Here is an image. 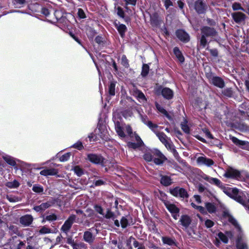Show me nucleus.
I'll return each instance as SVG.
<instances>
[{
    "label": "nucleus",
    "mask_w": 249,
    "mask_h": 249,
    "mask_svg": "<svg viewBox=\"0 0 249 249\" xmlns=\"http://www.w3.org/2000/svg\"><path fill=\"white\" fill-rule=\"evenodd\" d=\"M220 183L219 180V187L226 195L249 210V194L246 192H239L236 188L222 186Z\"/></svg>",
    "instance_id": "obj_1"
},
{
    "label": "nucleus",
    "mask_w": 249,
    "mask_h": 249,
    "mask_svg": "<svg viewBox=\"0 0 249 249\" xmlns=\"http://www.w3.org/2000/svg\"><path fill=\"white\" fill-rule=\"evenodd\" d=\"M226 110L225 111L226 124L233 126L235 124H240L241 121L249 119V110Z\"/></svg>",
    "instance_id": "obj_2"
},
{
    "label": "nucleus",
    "mask_w": 249,
    "mask_h": 249,
    "mask_svg": "<svg viewBox=\"0 0 249 249\" xmlns=\"http://www.w3.org/2000/svg\"><path fill=\"white\" fill-rule=\"evenodd\" d=\"M118 114L114 112L113 113V120L115 124V128L118 135L121 138H124L125 136L124 132H126L131 137H133L132 130L128 125H125L120 122L117 118Z\"/></svg>",
    "instance_id": "obj_3"
},
{
    "label": "nucleus",
    "mask_w": 249,
    "mask_h": 249,
    "mask_svg": "<svg viewBox=\"0 0 249 249\" xmlns=\"http://www.w3.org/2000/svg\"><path fill=\"white\" fill-rule=\"evenodd\" d=\"M95 134H90L88 138L90 142L98 141L101 139L103 141H107L109 138L107 127L103 123L99 122L97 128L95 129Z\"/></svg>",
    "instance_id": "obj_4"
},
{
    "label": "nucleus",
    "mask_w": 249,
    "mask_h": 249,
    "mask_svg": "<svg viewBox=\"0 0 249 249\" xmlns=\"http://www.w3.org/2000/svg\"><path fill=\"white\" fill-rule=\"evenodd\" d=\"M224 176L227 178L236 179L237 180H242L244 178L242 175V172L232 167H229Z\"/></svg>",
    "instance_id": "obj_5"
},
{
    "label": "nucleus",
    "mask_w": 249,
    "mask_h": 249,
    "mask_svg": "<svg viewBox=\"0 0 249 249\" xmlns=\"http://www.w3.org/2000/svg\"><path fill=\"white\" fill-rule=\"evenodd\" d=\"M76 216L74 214L70 215L61 228V231L67 234L71 228L72 224L75 221Z\"/></svg>",
    "instance_id": "obj_6"
},
{
    "label": "nucleus",
    "mask_w": 249,
    "mask_h": 249,
    "mask_svg": "<svg viewBox=\"0 0 249 249\" xmlns=\"http://www.w3.org/2000/svg\"><path fill=\"white\" fill-rule=\"evenodd\" d=\"M170 193L176 197H179L181 198H187L188 195L186 191L182 188L178 187H175V188L170 189Z\"/></svg>",
    "instance_id": "obj_7"
},
{
    "label": "nucleus",
    "mask_w": 249,
    "mask_h": 249,
    "mask_svg": "<svg viewBox=\"0 0 249 249\" xmlns=\"http://www.w3.org/2000/svg\"><path fill=\"white\" fill-rule=\"evenodd\" d=\"M142 110H136L138 113H139L142 122L146 124L152 131L155 132L156 129L158 127V125L156 124H153L151 122L149 121L148 120L147 116L145 115H142Z\"/></svg>",
    "instance_id": "obj_8"
},
{
    "label": "nucleus",
    "mask_w": 249,
    "mask_h": 249,
    "mask_svg": "<svg viewBox=\"0 0 249 249\" xmlns=\"http://www.w3.org/2000/svg\"><path fill=\"white\" fill-rule=\"evenodd\" d=\"M88 159L94 164L103 165L104 163V158L99 155L89 154L88 155Z\"/></svg>",
    "instance_id": "obj_9"
},
{
    "label": "nucleus",
    "mask_w": 249,
    "mask_h": 249,
    "mask_svg": "<svg viewBox=\"0 0 249 249\" xmlns=\"http://www.w3.org/2000/svg\"><path fill=\"white\" fill-rule=\"evenodd\" d=\"M153 160L158 165L162 164L165 160V157L158 150H154L153 152Z\"/></svg>",
    "instance_id": "obj_10"
},
{
    "label": "nucleus",
    "mask_w": 249,
    "mask_h": 249,
    "mask_svg": "<svg viewBox=\"0 0 249 249\" xmlns=\"http://www.w3.org/2000/svg\"><path fill=\"white\" fill-rule=\"evenodd\" d=\"M231 140L236 146L243 149L249 150V142L240 140L235 137H232Z\"/></svg>",
    "instance_id": "obj_11"
},
{
    "label": "nucleus",
    "mask_w": 249,
    "mask_h": 249,
    "mask_svg": "<svg viewBox=\"0 0 249 249\" xmlns=\"http://www.w3.org/2000/svg\"><path fill=\"white\" fill-rule=\"evenodd\" d=\"M221 218L222 219H227L228 221L235 227H239L237 221L227 210L223 212Z\"/></svg>",
    "instance_id": "obj_12"
},
{
    "label": "nucleus",
    "mask_w": 249,
    "mask_h": 249,
    "mask_svg": "<svg viewBox=\"0 0 249 249\" xmlns=\"http://www.w3.org/2000/svg\"><path fill=\"white\" fill-rule=\"evenodd\" d=\"M196 162L200 165H206L211 166L214 164L213 161L211 159L207 158L205 156H200L197 158Z\"/></svg>",
    "instance_id": "obj_13"
},
{
    "label": "nucleus",
    "mask_w": 249,
    "mask_h": 249,
    "mask_svg": "<svg viewBox=\"0 0 249 249\" xmlns=\"http://www.w3.org/2000/svg\"><path fill=\"white\" fill-rule=\"evenodd\" d=\"M231 17L234 22L238 24L244 21L246 18V15L241 12L232 13Z\"/></svg>",
    "instance_id": "obj_14"
},
{
    "label": "nucleus",
    "mask_w": 249,
    "mask_h": 249,
    "mask_svg": "<svg viewBox=\"0 0 249 249\" xmlns=\"http://www.w3.org/2000/svg\"><path fill=\"white\" fill-rule=\"evenodd\" d=\"M156 134L160 142L165 146L166 148H171V143L168 140L167 137L164 133L162 132H156Z\"/></svg>",
    "instance_id": "obj_15"
},
{
    "label": "nucleus",
    "mask_w": 249,
    "mask_h": 249,
    "mask_svg": "<svg viewBox=\"0 0 249 249\" xmlns=\"http://www.w3.org/2000/svg\"><path fill=\"white\" fill-rule=\"evenodd\" d=\"M134 137L137 142H129L127 144L129 147L136 149L143 144V142L137 134L135 133Z\"/></svg>",
    "instance_id": "obj_16"
},
{
    "label": "nucleus",
    "mask_w": 249,
    "mask_h": 249,
    "mask_svg": "<svg viewBox=\"0 0 249 249\" xmlns=\"http://www.w3.org/2000/svg\"><path fill=\"white\" fill-rule=\"evenodd\" d=\"M195 8L198 13H203L207 8L206 4L201 0H198L195 3Z\"/></svg>",
    "instance_id": "obj_17"
},
{
    "label": "nucleus",
    "mask_w": 249,
    "mask_h": 249,
    "mask_svg": "<svg viewBox=\"0 0 249 249\" xmlns=\"http://www.w3.org/2000/svg\"><path fill=\"white\" fill-rule=\"evenodd\" d=\"M33 220V217L30 215H25L20 218V223L24 226H29Z\"/></svg>",
    "instance_id": "obj_18"
},
{
    "label": "nucleus",
    "mask_w": 249,
    "mask_h": 249,
    "mask_svg": "<svg viewBox=\"0 0 249 249\" xmlns=\"http://www.w3.org/2000/svg\"><path fill=\"white\" fill-rule=\"evenodd\" d=\"M176 35L181 41L187 42L189 40V36L188 34L183 30H178L176 32Z\"/></svg>",
    "instance_id": "obj_19"
},
{
    "label": "nucleus",
    "mask_w": 249,
    "mask_h": 249,
    "mask_svg": "<svg viewBox=\"0 0 249 249\" xmlns=\"http://www.w3.org/2000/svg\"><path fill=\"white\" fill-rule=\"evenodd\" d=\"M161 92L163 97L167 99H172L174 95L173 90L168 88L162 89Z\"/></svg>",
    "instance_id": "obj_20"
},
{
    "label": "nucleus",
    "mask_w": 249,
    "mask_h": 249,
    "mask_svg": "<svg viewBox=\"0 0 249 249\" xmlns=\"http://www.w3.org/2000/svg\"><path fill=\"white\" fill-rule=\"evenodd\" d=\"M57 170L54 168H46L40 172V175L45 176H54L57 175Z\"/></svg>",
    "instance_id": "obj_21"
},
{
    "label": "nucleus",
    "mask_w": 249,
    "mask_h": 249,
    "mask_svg": "<svg viewBox=\"0 0 249 249\" xmlns=\"http://www.w3.org/2000/svg\"><path fill=\"white\" fill-rule=\"evenodd\" d=\"M233 90L231 88H227L221 90V98H231L233 95Z\"/></svg>",
    "instance_id": "obj_22"
},
{
    "label": "nucleus",
    "mask_w": 249,
    "mask_h": 249,
    "mask_svg": "<svg viewBox=\"0 0 249 249\" xmlns=\"http://www.w3.org/2000/svg\"><path fill=\"white\" fill-rule=\"evenodd\" d=\"M179 222L183 227L187 228L191 223V220L188 216L184 215L181 216Z\"/></svg>",
    "instance_id": "obj_23"
},
{
    "label": "nucleus",
    "mask_w": 249,
    "mask_h": 249,
    "mask_svg": "<svg viewBox=\"0 0 249 249\" xmlns=\"http://www.w3.org/2000/svg\"><path fill=\"white\" fill-rule=\"evenodd\" d=\"M201 32L202 35L206 36H212L215 33L213 28L207 27L203 28L201 30Z\"/></svg>",
    "instance_id": "obj_24"
},
{
    "label": "nucleus",
    "mask_w": 249,
    "mask_h": 249,
    "mask_svg": "<svg viewBox=\"0 0 249 249\" xmlns=\"http://www.w3.org/2000/svg\"><path fill=\"white\" fill-rule=\"evenodd\" d=\"M94 238L92 234L89 231H86L84 232V239L86 242L89 243H91L93 242Z\"/></svg>",
    "instance_id": "obj_25"
},
{
    "label": "nucleus",
    "mask_w": 249,
    "mask_h": 249,
    "mask_svg": "<svg viewBox=\"0 0 249 249\" xmlns=\"http://www.w3.org/2000/svg\"><path fill=\"white\" fill-rule=\"evenodd\" d=\"M55 203V200L53 198L49 199L46 202L42 203L40 204L42 207V210H43V211H45L46 209L53 205Z\"/></svg>",
    "instance_id": "obj_26"
},
{
    "label": "nucleus",
    "mask_w": 249,
    "mask_h": 249,
    "mask_svg": "<svg viewBox=\"0 0 249 249\" xmlns=\"http://www.w3.org/2000/svg\"><path fill=\"white\" fill-rule=\"evenodd\" d=\"M165 206L168 210L172 213H179V210L174 204L165 203Z\"/></svg>",
    "instance_id": "obj_27"
},
{
    "label": "nucleus",
    "mask_w": 249,
    "mask_h": 249,
    "mask_svg": "<svg viewBox=\"0 0 249 249\" xmlns=\"http://www.w3.org/2000/svg\"><path fill=\"white\" fill-rule=\"evenodd\" d=\"M181 128L182 130L185 133H189L190 132V127L188 124V121L187 119L184 118L183 121L180 124Z\"/></svg>",
    "instance_id": "obj_28"
},
{
    "label": "nucleus",
    "mask_w": 249,
    "mask_h": 249,
    "mask_svg": "<svg viewBox=\"0 0 249 249\" xmlns=\"http://www.w3.org/2000/svg\"><path fill=\"white\" fill-rule=\"evenodd\" d=\"M3 160L9 165L14 166L16 165L15 159L9 155H5L2 157Z\"/></svg>",
    "instance_id": "obj_29"
},
{
    "label": "nucleus",
    "mask_w": 249,
    "mask_h": 249,
    "mask_svg": "<svg viewBox=\"0 0 249 249\" xmlns=\"http://www.w3.org/2000/svg\"><path fill=\"white\" fill-rule=\"evenodd\" d=\"M242 238L240 236L237 237L236 240V249H245L247 248V244L241 242Z\"/></svg>",
    "instance_id": "obj_30"
},
{
    "label": "nucleus",
    "mask_w": 249,
    "mask_h": 249,
    "mask_svg": "<svg viewBox=\"0 0 249 249\" xmlns=\"http://www.w3.org/2000/svg\"><path fill=\"white\" fill-rule=\"evenodd\" d=\"M160 183L164 186H169L172 183L171 179L168 176H163L161 178Z\"/></svg>",
    "instance_id": "obj_31"
},
{
    "label": "nucleus",
    "mask_w": 249,
    "mask_h": 249,
    "mask_svg": "<svg viewBox=\"0 0 249 249\" xmlns=\"http://www.w3.org/2000/svg\"><path fill=\"white\" fill-rule=\"evenodd\" d=\"M174 54H175V55L176 56V57H177V58L178 59V60L180 62H183L184 61V57L178 48L175 47L174 49Z\"/></svg>",
    "instance_id": "obj_32"
},
{
    "label": "nucleus",
    "mask_w": 249,
    "mask_h": 249,
    "mask_svg": "<svg viewBox=\"0 0 249 249\" xmlns=\"http://www.w3.org/2000/svg\"><path fill=\"white\" fill-rule=\"evenodd\" d=\"M116 27L121 36L123 37L126 30V27L125 25L123 24H119L117 25Z\"/></svg>",
    "instance_id": "obj_33"
},
{
    "label": "nucleus",
    "mask_w": 249,
    "mask_h": 249,
    "mask_svg": "<svg viewBox=\"0 0 249 249\" xmlns=\"http://www.w3.org/2000/svg\"><path fill=\"white\" fill-rule=\"evenodd\" d=\"M205 206L206 207L207 211L210 213H213L215 212L216 207L212 203H206L205 204Z\"/></svg>",
    "instance_id": "obj_34"
},
{
    "label": "nucleus",
    "mask_w": 249,
    "mask_h": 249,
    "mask_svg": "<svg viewBox=\"0 0 249 249\" xmlns=\"http://www.w3.org/2000/svg\"><path fill=\"white\" fill-rule=\"evenodd\" d=\"M108 92L109 95L114 96L115 94V83L114 82L110 83L108 88Z\"/></svg>",
    "instance_id": "obj_35"
},
{
    "label": "nucleus",
    "mask_w": 249,
    "mask_h": 249,
    "mask_svg": "<svg viewBox=\"0 0 249 249\" xmlns=\"http://www.w3.org/2000/svg\"><path fill=\"white\" fill-rule=\"evenodd\" d=\"M153 151L147 152L143 155L144 159L147 161H151L152 160H153Z\"/></svg>",
    "instance_id": "obj_36"
},
{
    "label": "nucleus",
    "mask_w": 249,
    "mask_h": 249,
    "mask_svg": "<svg viewBox=\"0 0 249 249\" xmlns=\"http://www.w3.org/2000/svg\"><path fill=\"white\" fill-rule=\"evenodd\" d=\"M134 95L139 98L140 100L142 101H144L145 100V97L144 95L142 92L138 90H136L134 91Z\"/></svg>",
    "instance_id": "obj_37"
},
{
    "label": "nucleus",
    "mask_w": 249,
    "mask_h": 249,
    "mask_svg": "<svg viewBox=\"0 0 249 249\" xmlns=\"http://www.w3.org/2000/svg\"><path fill=\"white\" fill-rule=\"evenodd\" d=\"M162 241L164 244L169 246L173 245L175 243L174 241L171 238L167 237H162Z\"/></svg>",
    "instance_id": "obj_38"
},
{
    "label": "nucleus",
    "mask_w": 249,
    "mask_h": 249,
    "mask_svg": "<svg viewBox=\"0 0 249 249\" xmlns=\"http://www.w3.org/2000/svg\"><path fill=\"white\" fill-rule=\"evenodd\" d=\"M222 241L224 243L227 244L228 242L229 239L228 237L224 234L223 232H219V241Z\"/></svg>",
    "instance_id": "obj_39"
},
{
    "label": "nucleus",
    "mask_w": 249,
    "mask_h": 249,
    "mask_svg": "<svg viewBox=\"0 0 249 249\" xmlns=\"http://www.w3.org/2000/svg\"><path fill=\"white\" fill-rule=\"evenodd\" d=\"M149 67L147 64H143L142 68L141 74L144 77L147 75L149 72Z\"/></svg>",
    "instance_id": "obj_40"
},
{
    "label": "nucleus",
    "mask_w": 249,
    "mask_h": 249,
    "mask_svg": "<svg viewBox=\"0 0 249 249\" xmlns=\"http://www.w3.org/2000/svg\"><path fill=\"white\" fill-rule=\"evenodd\" d=\"M19 186L18 182L14 180L13 181L11 182H8L6 183V186L10 188H17Z\"/></svg>",
    "instance_id": "obj_41"
},
{
    "label": "nucleus",
    "mask_w": 249,
    "mask_h": 249,
    "mask_svg": "<svg viewBox=\"0 0 249 249\" xmlns=\"http://www.w3.org/2000/svg\"><path fill=\"white\" fill-rule=\"evenodd\" d=\"M32 190L34 192L37 193H40L43 192V188L39 185H34L33 187Z\"/></svg>",
    "instance_id": "obj_42"
},
{
    "label": "nucleus",
    "mask_w": 249,
    "mask_h": 249,
    "mask_svg": "<svg viewBox=\"0 0 249 249\" xmlns=\"http://www.w3.org/2000/svg\"><path fill=\"white\" fill-rule=\"evenodd\" d=\"M232 8L234 11H237L239 10L243 11L244 10V8L242 7L241 4L239 2H234L232 4Z\"/></svg>",
    "instance_id": "obj_43"
},
{
    "label": "nucleus",
    "mask_w": 249,
    "mask_h": 249,
    "mask_svg": "<svg viewBox=\"0 0 249 249\" xmlns=\"http://www.w3.org/2000/svg\"><path fill=\"white\" fill-rule=\"evenodd\" d=\"M71 155V153L70 152L65 153L59 158V160L62 162L66 161L70 159Z\"/></svg>",
    "instance_id": "obj_44"
},
{
    "label": "nucleus",
    "mask_w": 249,
    "mask_h": 249,
    "mask_svg": "<svg viewBox=\"0 0 249 249\" xmlns=\"http://www.w3.org/2000/svg\"><path fill=\"white\" fill-rule=\"evenodd\" d=\"M120 223L121 227L123 228H125L128 224V221L126 217L125 216L122 217V219H121Z\"/></svg>",
    "instance_id": "obj_45"
},
{
    "label": "nucleus",
    "mask_w": 249,
    "mask_h": 249,
    "mask_svg": "<svg viewBox=\"0 0 249 249\" xmlns=\"http://www.w3.org/2000/svg\"><path fill=\"white\" fill-rule=\"evenodd\" d=\"M208 77L211 83L216 86H218V78L216 76L210 75Z\"/></svg>",
    "instance_id": "obj_46"
},
{
    "label": "nucleus",
    "mask_w": 249,
    "mask_h": 249,
    "mask_svg": "<svg viewBox=\"0 0 249 249\" xmlns=\"http://www.w3.org/2000/svg\"><path fill=\"white\" fill-rule=\"evenodd\" d=\"M161 113L163 114L164 116H166L169 120H172L173 119V116L172 115H170L166 110H158Z\"/></svg>",
    "instance_id": "obj_47"
},
{
    "label": "nucleus",
    "mask_w": 249,
    "mask_h": 249,
    "mask_svg": "<svg viewBox=\"0 0 249 249\" xmlns=\"http://www.w3.org/2000/svg\"><path fill=\"white\" fill-rule=\"evenodd\" d=\"M121 64L125 67L127 68L129 66L128 60L125 55H123L121 58Z\"/></svg>",
    "instance_id": "obj_48"
},
{
    "label": "nucleus",
    "mask_w": 249,
    "mask_h": 249,
    "mask_svg": "<svg viewBox=\"0 0 249 249\" xmlns=\"http://www.w3.org/2000/svg\"><path fill=\"white\" fill-rule=\"evenodd\" d=\"M94 209L95 211L99 213V214H101L102 215H104V213H103V208L99 205H95L94 206Z\"/></svg>",
    "instance_id": "obj_49"
},
{
    "label": "nucleus",
    "mask_w": 249,
    "mask_h": 249,
    "mask_svg": "<svg viewBox=\"0 0 249 249\" xmlns=\"http://www.w3.org/2000/svg\"><path fill=\"white\" fill-rule=\"evenodd\" d=\"M74 171L78 176H81L83 174V170L79 166H75L74 168Z\"/></svg>",
    "instance_id": "obj_50"
},
{
    "label": "nucleus",
    "mask_w": 249,
    "mask_h": 249,
    "mask_svg": "<svg viewBox=\"0 0 249 249\" xmlns=\"http://www.w3.org/2000/svg\"><path fill=\"white\" fill-rule=\"evenodd\" d=\"M51 232V230L45 226L42 227L39 230V233L41 234H46Z\"/></svg>",
    "instance_id": "obj_51"
},
{
    "label": "nucleus",
    "mask_w": 249,
    "mask_h": 249,
    "mask_svg": "<svg viewBox=\"0 0 249 249\" xmlns=\"http://www.w3.org/2000/svg\"><path fill=\"white\" fill-rule=\"evenodd\" d=\"M113 215L114 213L110 210H107L106 213H104V215L103 216L107 219H109L113 217Z\"/></svg>",
    "instance_id": "obj_52"
},
{
    "label": "nucleus",
    "mask_w": 249,
    "mask_h": 249,
    "mask_svg": "<svg viewBox=\"0 0 249 249\" xmlns=\"http://www.w3.org/2000/svg\"><path fill=\"white\" fill-rule=\"evenodd\" d=\"M72 147L78 150H81L83 149V145L81 142H77L72 145Z\"/></svg>",
    "instance_id": "obj_53"
},
{
    "label": "nucleus",
    "mask_w": 249,
    "mask_h": 249,
    "mask_svg": "<svg viewBox=\"0 0 249 249\" xmlns=\"http://www.w3.org/2000/svg\"><path fill=\"white\" fill-rule=\"evenodd\" d=\"M207 181L211 184H215L216 185H218V179L216 178L209 177V179H207Z\"/></svg>",
    "instance_id": "obj_54"
},
{
    "label": "nucleus",
    "mask_w": 249,
    "mask_h": 249,
    "mask_svg": "<svg viewBox=\"0 0 249 249\" xmlns=\"http://www.w3.org/2000/svg\"><path fill=\"white\" fill-rule=\"evenodd\" d=\"M57 216L54 214H52L49 215H47L46 217V219L48 221H54L56 220Z\"/></svg>",
    "instance_id": "obj_55"
},
{
    "label": "nucleus",
    "mask_w": 249,
    "mask_h": 249,
    "mask_svg": "<svg viewBox=\"0 0 249 249\" xmlns=\"http://www.w3.org/2000/svg\"><path fill=\"white\" fill-rule=\"evenodd\" d=\"M122 113L123 114V116H124V117L125 118H127L129 116H131V110H127V109L124 110V111L122 112Z\"/></svg>",
    "instance_id": "obj_56"
},
{
    "label": "nucleus",
    "mask_w": 249,
    "mask_h": 249,
    "mask_svg": "<svg viewBox=\"0 0 249 249\" xmlns=\"http://www.w3.org/2000/svg\"><path fill=\"white\" fill-rule=\"evenodd\" d=\"M205 36H206L202 35L200 41V45L202 47H204L207 44V40L205 38Z\"/></svg>",
    "instance_id": "obj_57"
},
{
    "label": "nucleus",
    "mask_w": 249,
    "mask_h": 249,
    "mask_svg": "<svg viewBox=\"0 0 249 249\" xmlns=\"http://www.w3.org/2000/svg\"><path fill=\"white\" fill-rule=\"evenodd\" d=\"M78 15L79 17L82 18H85V14L83 10L81 9H79L78 11Z\"/></svg>",
    "instance_id": "obj_58"
},
{
    "label": "nucleus",
    "mask_w": 249,
    "mask_h": 249,
    "mask_svg": "<svg viewBox=\"0 0 249 249\" xmlns=\"http://www.w3.org/2000/svg\"><path fill=\"white\" fill-rule=\"evenodd\" d=\"M117 14L120 17L123 18L124 17V11L121 7L117 8Z\"/></svg>",
    "instance_id": "obj_59"
},
{
    "label": "nucleus",
    "mask_w": 249,
    "mask_h": 249,
    "mask_svg": "<svg viewBox=\"0 0 249 249\" xmlns=\"http://www.w3.org/2000/svg\"><path fill=\"white\" fill-rule=\"evenodd\" d=\"M205 224L207 228H211L213 225V222L210 220H207L205 222Z\"/></svg>",
    "instance_id": "obj_60"
},
{
    "label": "nucleus",
    "mask_w": 249,
    "mask_h": 249,
    "mask_svg": "<svg viewBox=\"0 0 249 249\" xmlns=\"http://www.w3.org/2000/svg\"><path fill=\"white\" fill-rule=\"evenodd\" d=\"M225 86V82L222 78L219 77V88L222 89Z\"/></svg>",
    "instance_id": "obj_61"
},
{
    "label": "nucleus",
    "mask_w": 249,
    "mask_h": 249,
    "mask_svg": "<svg viewBox=\"0 0 249 249\" xmlns=\"http://www.w3.org/2000/svg\"><path fill=\"white\" fill-rule=\"evenodd\" d=\"M173 5L172 2L171 0H165L164 5L166 9L168 8L169 6Z\"/></svg>",
    "instance_id": "obj_62"
},
{
    "label": "nucleus",
    "mask_w": 249,
    "mask_h": 249,
    "mask_svg": "<svg viewBox=\"0 0 249 249\" xmlns=\"http://www.w3.org/2000/svg\"><path fill=\"white\" fill-rule=\"evenodd\" d=\"M104 183H105V182L103 180L99 179V180H96L94 182V185L95 186H101V185L104 184Z\"/></svg>",
    "instance_id": "obj_63"
},
{
    "label": "nucleus",
    "mask_w": 249,
    "mask_h": 249,
    "mask_svg": "<svg viewBox=\"0 0 249 249\" xmlns=\"http://www.w3.org/2000/svg\"><path fill=\"white\" fill-rule=\"evenodd\" d=\"M25 246V243L22 241H19L17 246L14 249H21Z\"/></svg>",
    "instance_id": "obj_64"
}]
</instances>
